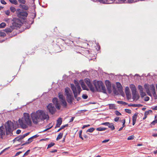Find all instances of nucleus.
Masks as SVG:
<instances>
[{
	"label": "nucleus",
	"instance_id": "bf43d9fd",
	"mask_svg": "<svg viewBox=\"0 0 157 157\" xmlns=\"http://www.w3.org/2000/svg\"><path fill=\"white\" fill-rule=\"evenodd\" d=\"M30 150H28L27 151H26L25 153V155H27L29 153Z\"/></svg>",
	"mask_w": 157,
	"mask_h": 157
},
{
	"label": "nucleus",
	"instance_id": "f3484780",
	"mask_svg": "<svg viewBox=\"0 0 157 157\" xmlns=\"http://www.w3.org/2000/svg\"><path fill=\"white\" fill-rule=\"evenodd\" d=\"M5 132L2 126L0 127V139H2L3 136L4 135Z\"/></svg>",
	"mask_w": 157,
	"mask_h": 157
},
{
	"label": "nucleus",
	"instance_id": "680f3d73",
	"mask_svg": "<svg viewBox=\"0 0 157 157\" xmlns=\"http://www.w3.org/2000/svg\"><path fill=\"white\" fill-rule=\"evenodd\" d=\"M152 109L154 110H157V106L152 107Z\"/></svg>",
	"mask_w": 157,
	"mask_h": 157
},
{
	"label": "nucleus",
	"instance_id": "423d86ee",
	"mask_svg": "<svg viewBox=\"0 0 157 157\" xmlns=\"http://www.w3.org/2000/svg\"><path fill=\"white\" fill-rule=\"evenodd\" d=\"M65 94L67 96L66 98L68 103H71L73 99L72 92L69 88H66L65 89Z\"/></svg>",
	"mask_w": 157,
	"mask_h": 157
},
{
	"label": "nucleus",
	"instance_id": "4d7b16f0",
	"mask_svg": "<svg viewBox=\"0 0 157 157\" xmlns=\"http://www.w3.org/2000/svg\"><path fill=\"white\" fill-rule=\"evenodd\" d=\"M90 126V124H87V125H83V127H82V129H84V128H85L86 127H89Z\"/></svg>",
	"mask_w": 157,
	"mask_h": 157
},
{
	"label": "nucleus",
	"instance_id": "ddd939ff",
	"mask_svg": "<svg viewBox=\"0 0 157 157\" xmlns=\"http://www.w3.org/2000/svg\"><path fill=\"white\" fill-rule=\"evenodd\" d=\"M105 84L109 93H110L112 92V90L111 85L110 82L109 81L106 80L105 82Z\"/></svg>",
	"mask_w": 157,
	"mask_h": 157
},
{
	"label": "nucleus",
	"instance_id": "69168bd1",
	"mask_svg": "<svg viewBox=\"0 0 157 157\" xmlns=\"http://www.w3.org/2000/svg\"><path fill=\"white\" fill-rule=\"evenodd\" d=\"M75 117H71V119L70 122H71L73 121L74 119L75 118Z\"/></svg>",
	"mask_w": 157,
	"mask_h": 157
},
{
	"label": "nucleus",
	"instance_id": "b1692460",
	"mask_svg": "<svg viewBox=\"0 0 157 157\" xmlns=\"http://www.w3.org/2000/svg\"><path fill=\"white\" fill-rule=\"evenodd\" d=\"M108 126L109 128H110L112 130H114L115 129L113 124L112 123H109V124Z\"/></svg>",
	"mask_w": 157,
	"mask_h": 157
},
{
	"label": "nucleus",
	"instance_id": "dca6fc26",
	"mask_svg": "<svg viewBox=\"0 0 157 157\" xmlns=\"http://www.w3.org/2000/svg\"><path fill=\"white\" fill-rule=\"evenodd\" d=\"M125 92L128 98H130L131 97L129 89L128 87H126L125 88Z\"/></svg>",
	"mask_w": 157,
	"mask_h": 157
},
{
	"label": "nucleus",
	"instance_id": "6ab92c4d",
	"mask_svg": "<svg viewBox=\"0 0 157 157\" xmlns=\"http://www.w3.org/2000/svg\"><path fill=\"white\" fill-rule=\"evenodd\" d=\"M152 112V111L151 110H149L147 111H146L144 113V117L143 118V120H144L147 117L149 113H151Z\"/></svg>",
	"mask_w": 157,
	"mask_h": 157
},
{
	"label": "nucleus",
	"instance_id": "37998d69",
	"mask_svg": "<svg viewBox=\"0 0 157 157\" xmlns=\"http://www.w3.org/2000/svg\"><path fill=\"white\" fill-rule=\"evenodd\" d=\"M13 25L14 26L19 27H20L21 26L19 24H16V22H14L13 24Z\"/></svg>",
	"mask_w": 157,
	"mask_h": 157
},
{
	"label": "nucleus",
	"instance_id": "a18cd8bd",
	"mask_svg": "<svg viewBox=\"0 0 157 157\" xmlns=\"http://www.w3.org/2000/svg\"><path fill=\"white\" fill-rule=\"evenodd\" d=\"M125 111L126 112L128 113H131V110L130 109H125Z\"/></svg>",
	"mask_w": 157,
	"mask_h": 157
},
{
	"label": "nucleus",
	"instance_id": "4be33fe9",
	"mask_svg": "<svg viewBox=\"0 0 157 157\" xmlns=\"http://www.w3.org/2000/svg\"><path fill=\"white\" fill-rule=\"evenodd\" d=\"M33 139L31 137L28 139V140L25 143L23 144L22 145H24L29 144L33 141Z\"/></svg>",
	"mask_w": 157,
	"mask_h": 157
},
{
	"label": "nucleus",
	"instance_id": "13d9d810",
	"mask_svg": "<svg viewBox=\"0 0 157 157\" xmlns=\"http://www.w3.org/2000/svg\"><path fill=\"white\" fill-rule=\"evenodd\" d=\"M109 140V139L105 140H103L102 141V143H106V142H108Z\"/></svg>",
	"mask_w": 157,
	"mask_h": 157
},
{
	"label": "nucleus",
	"instance_id": "473e14b6",
	"mask_svg": "<svg viewBox=\"0 0 157 157\" xmlns=\"http://www.w3.org/2000/svg\"><path fill=\"white\" fill-rule=\"evenodd\" d=\"M6 26V24L4 22H2L0 24V28H3Z\"/></svg>",
	"mask_w": 157,
	"mask_h": 157
},
{
	"label": "nucleus",
	"instance_id": "e433bc0d",
	"mask_svg": "<svg viewBox=\"0 0 157 157\" xmlns=\"http://www.w3.org/2000/svg\"><path fill=\"white\" fill-rule=\"evenodd\" d=\"M55 145V143H51L50 144H49L48 145L47 149L50 148L52 147L53 146Z\"/></svg>",
	"mask_w": 157,
	"mask_h": 157
},
{
	"label": "nucleus",
	"instance_id": "1a4fd4ad",
	"mask_svg": "<svg viewBox=\"0 0 157 157\" xmlns=\"http://www.w3.org/2000/svg\"><path fill=\"white\" fill-rule=\"evenodd\" d=\"M84 82L89 87L90 90L91 91L94 92L95 91V88L92 85V84L90 82V79L88 78H86L84 80Z\"/></svg>",
	"mask_w": 157,
	"mask_h": 157
},
{
	"label": "nucleus",
	"instance_id": "7c9ffc66",
	"mask_svg": "<svg viewBox=\"0 0 157 157\" xmlns=\"http://www.w3.org/2000/svg\"><path fill=\"white\" fill-rule=\"evenodd\" d=\"M62 119L61 118H59L57 121V123L58 124H62Z\"/></svg>",
	"mask_w": 157,
	"mask_h": 157
},
{
	"label": "nucleus",
	"instance_id": "79ce46f5",
	"mask_svg": "<svg viewBox=\"0 0 157 157\" xmlns=\"http://www.w3.org/2000/svg\"><path fill=\"white\" fill-rule=\"evenodd\" d=\"M10 10L12 12H14L16 11L15 8L13 6H12L10 8Z\"/></svg>",
	"mask_w": 157,
	"mask_h": 157
},
{
	"label": "nucleus",
	"instance_id": "de8ad7c7",
	"mask_svg": "<svg viewBox=\"0 0 157 157\" xmlns=\"http://www.w3.org/2000/svg\"><path fill=\"white\" fill-rule=\"evenodd\" d=\"M82 131L80 130L79 132V137L82 140H83V138L82 136Z\"/></svg>",
	"mask_w": 157,
	"mask_h": 157
},
{
	"label": "nucleus",
	"instance_id": "6e6d98bb",
	"mask_svg": "<svg viewBox=\"0 0 157 157\" xmlns=\"http://www.w3.org/2000/svg\"><path fill=\"white\" fill-rule=\"evenodd\" d=\"M119 118L118 117H116L114 119V121L116 122L117 121L119 120Z\"/></svg>",
	"mask_w": 157,
	"mask_h": 157
},
{
	"label": "nucleus",
	"instance_id": "f03ea898",
	"mask_svg": "<svg viewBox=\"0 0 157 157\" xmlns=\"http://www.w3.org/2000/svg\"><path fill=\"white\" fill-rule=\"evenodd\" d=\"M75 85H71V88L74 94L75 98H77V96L79 95L82 90L81 87L78 83L76 81L75 82Z\"/></svg>",
	"mask_w": 157,
	"mask_h": 157
},
{
	"label": "nucleus",
	"instance_id": "f257e3e1",
	"mask_svg": "<svg viewBox=\"0 0 157 157\" xmlns=\"http://www.w3.org/2000/svg\"><path fill=\"white\" fill-rule=\"evenodd\" d=\"M49 117L45 111L42 110H38L36 112H33L30 115L29 113H23V117L18 120V124L23 129H25L28 126H31L32 122L37 124L41 121L49 120Z\"/></svg>",
	"mask_w": 157,
	"mask_h": 157
},
{
	"label": "nucleus",
	"instance_id": "5701e85b",
	"mask_svg": "<svg viewBox=\"0 0 157 157\" xmlns=\"http://www.w3.org/2000/svg\"><path fill=\"white\" fill-rule=\"evenodd\" d=\"M24 138V137H23V135L20 136H19L16 138L14 140L16 141H20L22 139H23Z\"/></svg>",
	"mask_w": 157,
	"mask_h": 157
},
{
	"label": "nucleus",
	"instance_id": "412c9836",
	"mask_svg": "<svg viewBox=\"0 0 157 157\" xmlns=\"http://www.w3.org/2000/svg\"><path fill=\"white\" fill-rule=\"evenodd\" d=\"M126 0H116V3L117 4H123L125 3Z\"/></svg>",
	"mask_w": 157,
	"mask_h": 157
},
{
	"label": "nucleus",
	"instance_id": "338daca9",
	"mask_svg": "<svg viewBox=\"0 0 157 157\" xmlns=\"http://www.w3.org/2000/svg\"><path fill=\"white\" fill-rule=\"evenodd\" d=\"M57 151V150L56 149H55L53 150H52L50 151V152L51 153H55Z\"/></svg>",
	"mask_w": 157,
	"mask_h": 157
},
{
	"label": "nucleus",
	"instance_id": "c756f323",
	"mask_svg": "<svg viewBox=\"0 0 157 157\" xmlns=\"http://www.w3.org/2000/svg\"><path fill=\"white\" fill-rule=\"evenodd\" d=\"M95 130V128H90L88 129L87 131L86 132H93L94 130Z\"/></svg>",
	"mask_w": 157,
	"mask_h": 157
},
{
	"label": "nucleus",
	"instance_id": "2f4dec72",
	"mask_svg": "<svg viewBox=\"0 0 157 157\" xmlns=\"http://www.w3.org/2000/svg\"><path fill=\"white\" fill-rule=\"evenodd\" d=\"M137 114H135L132 117V121H136L137 118Z\"/></svg>",
	"mask_w": 157,
	"mask_h": 157
},
{
	"label": "nucleus",
	"instance_id": "774afa93",
	"mask_svg": "<svg viewBox=\"0 0 157 157\" xmlns=\"http://www.w3.org/2000/svg\"><path fill=\"white\" fill-rule=\"evenodd\" d=\"M21 153V151H19V152H17L15 156H17L18 155H19L20 153Z\"/></svg>",
	"mask_w": 157,
	"mask_h": 157
},
{
	"label": "nucleus",
	"instance_id": "f704fd0d",
	"mask_svg": "<svg viewBox=\"0 0 157 157\" xmlns=\"http://www.w3.org/2000/svg\"><path fill=\"white\" fill-rule=\"evenodd\" d=\"M109 107L110 109H113L115 108V105L114 104H109Z\"/></svg>",
	"mask_w": 157,
	"mask_h": 157
},
{
	"label": "nucleus",
	"instance_id": "c85d7f7f",
	"mask_svg": "<svg viewBox=\"0 0 157 157\" xmlns=\"http://www.w3.org/2000/svg\"><path fill=\"white\" fill-rule=\"evenodd\" d=\"M63 135V134L62 133H60L57 137L56 140H58L61 139Z\"/></svg>",
	"mask_w": 157,
	"mask_h": 157
},
{
	"label": "nucleus",
	"instance_id": "c9c22d12",
	"mask_svg": "<svg viewBox=\"0 0 157 157\" xmlns=\"http://www.w3.org/2000/svg\"><path fill=\"white\" fill-rule=\"evenodd\" d=\"M59 98L60 100V101L65 99L63 95L62 94H59Z\"/></svg>",
	"mask_w": 157,
	"mask_h": 157
},
{
	"label": "nucleus",
	"instance_id": "7ed1b4c3",
	"mask_svg": "<svg viewBox=\"0 0 157 157\" xmlns=\"http://www.w3.org/2000/svg\"><path fill=\"white\" fill-rule=\"evenodd\" d=\"M144 88L147 94L149 96H151V92L152 93L154 96L155 98H157V95L155 90V88L153 85H149L145 84L144 85Z\"/></svg>",
	"mask_w": 157,
	"mask_h": 157
},
{
	"label": "nucleus",
	"instance_id": "a211bd4d",
	"mask_svg": "<svg viewBox=\"0 0 157 157\" xmlns=\"http://www.w3.org/2000/svg\"><path fill=\"white\" fill-rule=\"evenodd\" d=\"M116 84L117 85V87L118 88V90H119L121 94H122L123 93L122 86L119 82H117Z\"/></svg>",
	"mask_w": 157,
	"mask_h": 157
},
{
	"label": "nucleus",
	"instance_id": "09e8293b",
	"mask_svg": "<svg viewBox=\"0 0 157 157\" xmlns=\"http://www.w3.org/2000/svg\"><path fill=\"white\" fill-rule=\"evenodd\" d=\"M115 113L117 116H120L121 114V113H120L117 110L115 111Z\"/></svg>",
	"mask_w": 157,
	"mask_h": 157
},
{
	"label": "nucleus",
	"instance_id": "e2e57ef3",
	"mask_svg": "<svg viewBox=\"0 0 157 157\" xmlns=\"http://www.w3.org/2000/svg\"><path fill=\"white\" fill-rule=\"evenodd\" d=\"M21 132V130L19 129L17 130L16 131V133L17 134H20Z\"/></svg>",
	"mask_w": 157,
	"mask_h": 157
},
{
	"label": "nucleus",
	"instance_id": "0eeeda50",
	"mask_svg": "<svg viewBox=\"0 0 157 157\" xmlns=\"http://www.w3.org/2000/svg\"><path fill=\"white\" fill-rule=\"evenodd\" d=\"M130 87L132 91L133 99L134 100H137L139 98L140 96L137 93L135 86L134 85H132Z\"/></svg>",
	"mask_w": 157,
	"mask_h": 157
},
{
	"label": "nucleus",
	"instance_id": "f8f14e48",
	"mask_svg": "<svg viewBox=\"0 0 157 157\" xmlns=\"http://www.w3.org/2000/svg\"><path fill=\"white\" fill-rule=\"evenodd\" d=\"M17 16L20 18L26 17L28 15L27 13L25 11H22L19 12H17Z\"/></svg>",
	"mask_w": 157,
	"mask_h": 157
},
{
	"label": "nucleus",
	"instance_id": "4c0bfd02",
	"mask_svg": "<svg viewBox=\"0 0 157 157\" xmlns=\"http://www.w3.org/2000/svg\"><path fill=\"white\" fill-rule=\"evenodd\" d=\"M50 124H49V126H47V128L45 129L43 131V132H44L45 131H47V130L49 129H50L51 128H52V125L51 126H50L49 127V126L50 125Z\"/></svg>",
	"mask_w": 157,
	"mask_h": 157
},
{
	"label": "nucleus",
	"instance_id": "9b49d317",
	"mask_svg": "<svg viewBox=\"0 0 157 157\" xmlns=\"http://www.w3.org/2000/svg\"><path fill=\"white\" fill-rule=\"evenodd\" d=\"M138 88L140 90V92L141 97L143 98L144 96L146 95L145 92L144 91V88L141 85H139Z\"/></svg>",
	"mask_w": 157,
	"mask_h": 157
},
{
	"label": "nucleus",
	"instance_id": "8fccbe9b",
	"mask_svg": "<svg viewBox=\"0 0 157 157\" xmlns=\"http://www.w3.org/2000/svg\"><path fill=\"white\" fill-rule=\"evenodd\" d=\"M82 97L84 99H86L88 98V96L86 94H83Z\"/></svg>",
	"mask_w": 157,
	"mask_h": 157
},
{
	"label": "nucleus",
	"instance_id": "052dcab7",
	"mask_svg": "<svg viewBox=\"0 0 157 157\" xmlns=\"http://www.w3.org/2000/svg\"><path fill=\"white\" fill-rule=\"evenodd\" d=\"M38 136V135H34L32 137H31V138H32L33 139L34 138H35L36 137H37Z\"/></svg>",
	"mask_w": 157,
	"mask_h": 157
},
{
	"label": "nucleus",
	"instance_id": "c03bdc74",
	"mask_svg": "<svg viewBox=\"0 0 157 157\" xmlns=\"http://www.w3.org/2000/svg\"><path fill=\"white\" fill-rule=\"evenodd\" d=\"M0 34L1 36L3 37L5 36L6 35V34L4 32L0 31Z\"/></svg>",
	"mask_w": 157,
	"mask_h": 157
},
{
	"label": "nucleus",
	"instance_id": "2eb2a0df",
	"mask_svg": "<svg viewBox=\"0 0 157 157\" xmlns=\"http://www.w3.org/2000/svg\"><path fill=\"white\" fill-rule=\"evenodd\" d=\"M79 83L81 86L82 89L84 90H88V89L86 86L85 85L84 82L82 80H81L79 81Z\"/></svg>",
	"mask_w": 157,
	"mask_h": 157
},
{
	"label": "nucleus",
	"instance_id": "603ef678",
	"mask_svg": "<svg viewBox=\"0 0 157 157\" xmlns=\"http://www.w3.org/2000/svg\"><path fill=\"white\" fill-rule=\"evenodd\" d=\"M1 2L3 4L6 5V2L4 0H1Z\"/></svg>",
	"mask_w": 157,
	"mask_h": 157
},
{
	"label": "nucleus",
	"instance_id": "a878e982",
	"mask_svg": "<svg viewBox=\"0 0 157 157\" xmlns=\"http://www.w3.org/2000/svg\"><path fill=\"white\" fill-rule=\"evenodd\" d=\"M12 30V29L11 28H7L4 30V31L7 33H11Z\"/></svg>",
	"mask_w": 157,
	"mask_h": 157
},
{
	"label": "nucleus",
	"instance_id": "5fc2aeb1",
	"mask_svg": "<svg viewBox=\"0 0 157 157\" xmlns=\"http://www.w3.org/2000/svg\"><path fill=\"white\" fill-rule=\"evenodd\" d=\"M29 132L26 133L25 134L23 135V137L25 138L26 136H27L29 135Z\"/></svg>",
	"mask_w": 157,
	"mask_h": 157
},
{
	"label": "nucleus",
	"instance_id": "3c124183",
	"mask_svg": "<svg viewBox=\"0 0 157 157\" xmlns=\"http://www.w3.org/2000/svg\"><path fill=\"white\" fill-rule=\"evenodd\" d=\"M109 124V123L108 122L102 123L101 124V125H103L107 126H108Z\"/></svg>",
	"mask_w": 157,
	"mask_h": 157
},
{
	"label": "nucleus",
	"instance_id": "aec40b11",
	"mask_svg": "<svg viewBox=\"0 0 157 157\" xmlns=\"http://www.w3.org/2000/svg\"><path fill=\"white\" fill-rule=\"evenodd\" d=\"M20 7L22 8L23 10H27L29 9V7L25 5H23L21 4H20L19 6Z\"/></svg>",
	"mask_w": 157,
	"mask_h": 157
},
{
	"label": "nucleus",
	"instance_id": "cd10ccee",
	"mask_svg": "<svg viewBox=\"0 0 157 157\" xmlns=\"http://www.w3.org/2000/svg\"><path fill=\"white\" fill-rule=\"evenodd\" d=\"M61 102H62V105L64 107H66L67 106V103L65 100V99H64L63 100H62L61 101Z\"/></svg>",
	"mask_w": 157,
	"mask_h": 157
},
{
	"label": "nucleus",
	"instance_id": "20e7f679",
	"mask_svg": "<svg viewBox=\"0 0 157 157\" xmlns=\"http://www.w3.org/2000/svg\"><path fill=\"white\" fill-rule=\"evenodd\" d=\"M94 84L97 91L101 92L104 93H106V88L101 81H98L94 82Z\"/></svg>",
	"mask_w": 157,
	"mask_h": 157
},
{
	"label": "nucleus",
	"instance_id": "4468645a",
	"mask_svg": "<svg viewBox=\"0 0 157 157\" xmlns=\"http://www.w3.org/2000/svg\"><path fill=\"white\" fill-rule=\"evenodd\" d=\"M100 2L103 4H111L115 1V0H98Z\"/></svg>",
	"mask_w": 157,
	"mask_h": 157
},
{
	"label": "nucleus",
	"instance_id": "0e129e2a",
	"mask_svg": "<svg viewBox=\"0 0 157 157\" xmlns=\"http://www.w3.org/2000/svg\"><path fill=\"white\" fill-rule=\"evenodd\" d=\"M68 125V124H66V125H63V126H62L61 128L62 129H63V128H65V127H67V126Z\"/></svg>",
	"mask_w": 157,
	"mask_h": 157
},
{
	"label": "nucleus",
	"instance_id": "72a5a7b5",
	"mask_svg": "<svg viewBox=\"0 0 157 157\" xmlns=\"http://www.w3.org/2000/svg\"><path fill=\"white\" fill-rule=\"evenodd\" d=\"M137 2V0H127V2L129 3H131Z\"/></svg>",
	"mask_w": 157,
	"mask_h": 157
},
{
	"label": "nucleus",
	"instance_id": "864d4df0",
	"mask_svg": "<svg viewBox=\"0 0 157 157\" xmlns=\"http://www.w3.org/2000/svg\"><path fill=\"white\" fill-rule=\"evenodd\" d=\"M149 100V98L148 97H146L144 98V101H147Z\"/></svg>",
	"mask_w": 157,
	"mask_h": 157
},
{
	"label": "nucleus",
	"instance_id": "49530a36",
	"mask_svg": "<svg viewBox=\"0 0 157 157\" xmlns=\"http://www.w3.org/2000/svg\"><path fill=\"white\" fill-rule=\"evenodd\" d=\"M19 2L23 4H24L25 3L26 1L25 0H18Z\"/></svg>",
	"mask_w": 157,
	"mask_h": 157
},
{
	"label": "nucleus",
	"instance_id": "6e6552de",
	"mask_svg": "<svg viewBox=\"0 0 157 157\" xmlns=\"http://www.w3.org/2000/svg\"><path fill=\"white\" fill-rule=\"evenodd\" d=\"M47 110L52 114H54L56 111V108L52 103H50L47 106Z\"/></svg>",
	"mask_w": 157,
	"mask_h": 157
},
{
	"label": "nucleus",
	"instance_id": "393cba45",
	"mask_svg": "<svg viewBox=\"0 0 157 157\" xmlns=\"http://www.w3.org/2000/svg\"><path fill=\"white\" fill-rule=\"evenodd\" d=\"M107 129L106 128L100 127L96 128V130L98 131H103L106 130Z\"/></svg>",
	"mask_w": 157,
	"mask_h": 157
},
{
	"label": "nucleus",
	"instance_id": "ea45409f",
	"mask_svg": "<svg viewBox=\"0 0 157 157\" xmlns=\"http://www.w3.org/2000/svg\"><path fill=\"white\" fill-rule=\"evenodd\" d=\"M155 120L153 121L151 123V125H154L155 124L157 123V119H155Z\"/></svg>",
	"mask_w": 157,
	"mask_h": 157
},
{
	"label": "nucleus",
	"instance_id": "bb28decb",
	"mask_svg": "<svg viewBox=\"0 0 157 157\" xmlns=\"http://www.w3.org/2000/svg\"><path fill=\"white\" fill-rule=\"evenodd\" d=\"M10 3L15 5L18 4V2L17 0H9Z\"/></svg>",
	"mask_w": 157,
	"mask_h": 157
},
{
	"label": "nucleus",
	"instance_id": "a19ab883",
	"mask_svg": "<svg viewBox=\"0 0 157 157\" xmlns=\"http://www.w3.org/2000/svg\"><path fill=\"white\" fill-rule=\"evenodd\" d=\"M134 136L133 135H131L130 136H129L128 139L127 140H132L134 139Z\"/></svg>",
	"mask_w": 157,
	"mask_h": 157
},
{
	"label": "nucleus",
	"instance_id": "9d476101",
	"mask_svg": "<svg viewBox=\"0 0 157 157\" xmlns=\"http://www.w3.org/2000/svg\"><path fill=\"white\" fill-rule=\"evenodd\" d=\"M52 102L55 105L56 108L58 109H59L60 108V106L58 99L57 98H54L52 100Z\"/></svg>",
	"mask_w": 157,
	"mask_h": 157
},
{
	"label": "nucleus",
	"instance_id": "58836bf2",
	"mask_svg": "<svg viewBox=\"0 0 157 157\" xmlns=\"http://www.w3.org/2000/svg\"><path fill=\"white\" fill-rule=\"evenodd\" d=\"M117 102L118 104H121L124 105H127V103L121 101H117Z\"/></svg>",
	"mask_w": 157,
	"mask_h": 157
},
{
	"label": "nucleus",
	"instance_id": "39448f33",
	"mask_svg": "<svg viewBox=\"0 0 157 157\" xmlns=\"http://www.w3.org/2000/svg\"><path fill=\"white\" fill-rule=\"evenodd\" d=\"M5 128L6 134H10L13 129V123L11 121H8L5 124Z\"/></svg>",
	"mask_w": 157,
	"mask_h": 157
}]
</instances>
